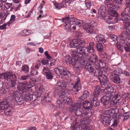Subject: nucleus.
Instances as JSON below:
<instances>
[{"mask_svg":"<svg viewBox=\"0 0 130 130\" xmlns=\"http://www.w3.org/2000/svg\"><path fill=\"white\" fill-rule=\"evenodd\" d=\"M62 21L64 23L63 24L65 29L68 32H69L71 29V26L73 24L80 26L83 23L75 19L72 15L69 16L62 19Z\"/></svg>","mask_w":130,"mask_h":130,"instance_id":"nucleus-1","label":"nucleus"},{"mask_svg":"<svg viewBox=\"0 0 130 130\" xmlns=\"http://www.w3.org/2000/svg\"><path fill=\"white\" fill-rule=\"evenodd\" d=\"M16 75L13 73H11L9 72L5 73L0 74V82H2L1 79L4 78L5 81L7 83V84L11 81V87L13 88L15 87L17 80Z\"/></svg>","mask_w":130,"mask_h":130,"instance_id":"nucleus-2","label":"nucleus"},{"mask_svg":"<svg viewBox=\"0 0 130 130\" xmlns=\"http://www.w3.org/2000/svg\"><path fill=\"white\" fill-rule=\"evenodd\" d=\"M14 99L17 104L19 105H21L23 103V97L21 93L18 92H13L11 91L8 94L7 99H4L7 100L8 102V101H11Z\"/></svg>","mask_w":130,"mask_h":130,"instance_id":"nucleus-3","label":"nucleus"},{"mask_svg":"<svg viewBox=\"0 0 130 130\" xmlns=\"http://www.w3.org/2000/svg\"><path fill=\"white\" fill-rule=\"evenodd\" d=\"M71 124L73 125L71 127V129L73 130H82V128L81 125L82 124V123L79 120L77 117L73 116L70 118Z\"/></svg>","mask_w":130,"mask_h":130,"instance_id":"nucleus-4","label":"nucleus"},{"mask_svg":"<svg viewBox=\"0 0 130 130\" xmlns=\"http://www.w3.org/2000/svg\"><path fill=\"white\" fill-rule=\"evenodd\" d=\"M110 79L114 83L119 84L121 85H124L125 83L124 79H120L118 74L116 73H109Z\"/></svg>","mask_w":130,"mask_h":130,"instance_id":"nucleus-5","label":"nucleus"},{"mask_svg":"<svg viewBox=\"0 0 130 130\" xmlns=\"http://www.w3.org/2000/svg\"><path fill=\"white\" fill-rule=\"evenodd\" d=\"M114 89L112 87L108 86L105 89H104L102 90V92L104 93L108 94L109 95L115 98L116 99V102H117L120 99L118 96L117 92H113Z\"/></svg>","mask_w":130,"mask_h":130,"instance_id":"nucleus-6","label":"nucleus"},{"mask_svg":"<svg viewBox=\"0 0 130 130\" xmlns=\"http://www.w3.org/2000/svg\"><path fill=\"white\" fill-rule=\"evenodd\" d=\"M1 108L5 110L4 113L7 116L11 115L12 113V107L9 106V103L6 99H3L2 103Z\"/></svg>","mask_w":130,"mask_h":130,"instance_id":"nucleus-7","label":"nucleus"},{"mask_svg":"<svg viewBox=\"0 0 130 130\" xmlns=\"http://www.w3.org/2000/svg\"><path fill=\"white\" fill-rule=\"evenodd\" d=\"M113 10H111V12L110 13V16L106 17V22L108 24H113L117 22L118 20L117 17L118 16V14L116 11L117 10L114 9Z\"/></svg>","mask_w":130,"mask_h":130,"instance_id":"nucleus-8","label":"nucleus"},{"mask_svg":"<svg viewBox=\"0 0 130 130\" xmlns=\"http://www.w3.org/2000/svg\"><path fill=\"white\" fill-rule=\"evenodd\" d=\"M104 95L101 98V101L102 103L104 105H108L111 100L115 103L116 102V99L115 98L109 95L108 94L104 93Z\"/></svg>","mask_w":130,"mask_h":130,"instance_id":"nucleus-9","label":"nucleus"},{"mask_svg":"<svg viewBox=\"0 0 130 130\" xmlns=\"http://www.w3.org/2000/svg\"><path fill=\"white\" fill-rule=\"evenodd\" d=\"M121 19L122 21H127L130 19V7H126L124 11L121 13L120 16Z\"/></svg>","mask_w":130,"mask_h":130,"instance_id":"nucleus-10","label":"nucleus"},{"mask_svg":"<svg viewBox=\"0 0 130 130\" xmlns=\"http://www.w3.org/2000/svg\"><path fill=\"white\" fill-rule=\"evenodd\" d=\"M126 32L123 31L120 36L119 42L120 44H124L127 37L130 38V28L126 27Z\"/></svg>","mask_w":130,"mask_h":130,"instance_id":"nucleus-11","label":"nucleus"},{"mask_svg":"<svg viewBox=\"0 0 130 130\" xmlns=\"http://www.w3.org/2000/svg\"><path fill=\"white\" fill-rule=\"evenodd\" d=\"M97 23L94 21H92L90 24L86 23L83 26L84 29L88 33L92 34L93 33V27L97 25Z\"/></svg>","mask_w":130,"mask_h":130,"instance_id":"nucleus-12","label":"nucleus"},{"mask_svg":"<svg viewBox=\"0 0 130 130\" xmlns=\"http://www.w3.org/2000/svg\"><path fill=\"white\" fill-rule=\"evenodd\" d=\"M100 83L102 87L105 89L108 86H110L108 80L106 75H103L99 78Z\"/></svg>","mask_w":130,"mask_h":130,"instance_id":"nucleus-13","label":"nucleus"},{"mask_svg":"<svg viewBox=\"0 0 130 130\" xmlns=\"http://www.w3.org/2000/svg\"><path fill=\"white\" fill-rule=\"evenodd\" d=\"M28 83L26 81L23 83H20V85L19 87V90L21 91H23L24 89L27 88L29 89L35 85V84L33 83H31L30 81H29Z\"/></svg>","mask_w":130,"mask_h":130,"instance_id":"nucleus-14","label":"nucleus"},{"mask_svg":"<svg viewBox=\"0 0 130 130\" xmlns=\"http://www.w3.org/2000/svg\"><path fill=\"white\" fill-rule=\"evenodd\" d=\"M76 51L79 54L82 56H87L90 54L88 48L84 46H79L76 49Z\"/></svg>","mask_w":130,"mask_h":130,"instance_id":"nucleus-15","label":"nucleus"},{"mask_svg":"<svg viewBox=\"0 0 130 130\" xmlns=\"http://www.w3.org/2000/svg\"><path fill=\"white\" fill-rule=\"evenodd\" d=\"M68 94V93L62 91L60 94V97L62 99L63 98V101L64 103L67 105H70L72 103V100L71 98L67 96Z\"/></svg>","mask_w":130,"mask_h":130,"instance_id":"nucleus-16","label":"nucleus"},{"mask_svg":"<svg viewBox=\"0 0 130 130\" xmlns=\"http://www.w3.org/2000/svg\"><path fill=\"white\" fill-rule=\"evenodd\" d=\"M78 53L77 51H72L71 53V55L72 57V58H71L69 56L66 57V59L68 60L65 61L66 63L68 62H69V61L72 60L73 61L75 62H76L78 61V60L80 59V57L78 55Z\"/></svg>","mask_w":130,"mask_h":130,"instance_id":"nucleus-17","label":"nucleus"},{"mask_svg":"<svg viewBox=\"0 0 130 130\" xmlns=\"http://www.w3.org/2000/svg\"><path fill=\"white\" fill-rule=\"evenodd\" d=\"M55 71L56 74L58 75H59V74L62 76H68L70 73L69 72L67 71L66 68L62 66H60L57 68L55 69Z\"/></svg>","mask_w":130,"mask_h":130,"instance_id":"nucleus-18","label":"nucleus"},{"mask_svg":"<svg viewBox=\"0 0 130 130\" xmlns=\"http://www.w3.org/2000/svg\"><path fill=\"white\" fill-rule=\"evenodd\" d=\"M43 71V73L45 75L47 79L53 78V76L52 74V71L49 69L48 67H44Z\"/></svg>","mask_w":130,"mask_h":130,"instance_id":"nucleus-19","label":"nucleus"},{"mask_svg":"<svg viewBox=\"0 0 130 130\" xmlns=\"http://www.w3.org/2000/svg\"><path fill=\"white\" fill-rule=\"evenodd\" d=\"M118 112V109L116 108L115 109H112L105 110L104 112V114L111 117V116L117 114Z\"/></svg>","mask_w":130,"mask_h":130,"instance_id":"nucleus-20","label":"nucleus"},{"mask_svg":"<svg viewBox=\"0 0 130 130\" xmlns=\"http://www.w3.org/2000/svg\"><path fill=\"white\" fill-rule=\"evenodd\" d=\"M102 118L103 123L105 126H108L111 123L112 119L110 116H103L102 117Z\"/></svg>","mask_w":130,"mask_h":130,"instance_id":"nucleus-21","label":"nucleus"},{"mask_svg":"<svg viewBox=\"0 0 130 130\" xmlns=\"http://www.w3.org/2000/svg\"><path fill=\"white\" fill-rule=\"evenodd\" d=\"M106 5L108 8L111 10H118L120 8V6L118 5L113 4L112 2H107L106 3Z\"/></svg>","mask_w":130,"mask_h":130,"instance_id":"nucleus-22","label":"nucleus"},{"mask_svg":"<svg viewBox=\"0 0 130 130\" xmlns=\"http://www.w3.org/2000/svg\"><path fill=\"white\" fill-rule=\"evenodd\" d=\"M103 71L99 68L94 69L92 74L94 75L96 77H98V79L99 80V78L100 77H102L103 75H105L104 74H102Z\"/></svg>","mask_w":130,"mask_h":130,"instance_id":"nucleus-23","label":"nucleus"},{"mask_svg":"<svg viewBox=\"0 0 130 130\" xmlns=\"http://www.w3.org/2000/svg\"><path fill=\"white\" fill-rule=\"evenodd\" d=\"M73 88L75 89V91L76 92L81 89V86L80 85V80L79 77L77 78L76 81L73 86Z\"/></svg>","mask_w":130,"mask_h":130,"instance_id":"nucleus-24","label":"nucleus"},{"mask_svg":"<svg viewBox=\"0 0 130 130\" xmlns=\"http://www.w3.org/2000/svg\"><path fill=\"white\" fill-rule=\"evenodd\" d=\"M56 88L58 89H64L66 87V83L62 81H59L56 84Z\"/></svg>","mask_w":130,"mask_h":130,"instance_id":"nucleus-25","label":"nucleus"},{"mask_svg":"<svg viewBox=\"0 0 130 130\" xmlns=\"http://www.w3.org/2000/svg\"><path fill=\"white\" fill-rule=\"evenodd\" d=\"M83 106L84 108L89 110L91 109L92 107V105L88 101H84L82 103Z\"/></svg>","mask_w":130,"mask_h":130,"instance_id":"nucleus-26","label":"nucleus"},{"mask_svg":"<svg viewBox=\"0 0 130 130\" xmlns=\"http://www.w3.org/2000/svg\"><path fill=\"white\" fill-rule=\"evenodd\" d=\"M89 100L91 103H92L94 106L97 107L99 105V103L96 98H94L93 96H91Z\"/></svg>","mask_w":130,"mask_h":130,"instance_id":"nucleus-27","label":"nucleus"},{"mask_svg":"<svg viewBox=\"0 0 130 130\" xmlns=\"http://www.w3.org/2000/svg\"><path fill=\"white\" fill-rule=\"evenodd\" d=\"M80 105L76 107L75 114V116H82V114L84 112V110L82 109L79 108Z\"/></svg>","mask_w":130,"mask_h":130,"instance_id":"nucleus-28","label":"nucleus"},{"mask_svg":"<svg viewBox=\"0 0 130 130\" xmlns=\"http://www.w3.org/2000/svg\"><path fill=\"white\" fill-rule=\"evenodd\" d=\"M107 70L109 71V73H116V74H121L122 73V71L121 69L119 68H116L114 71H112V69L109 67H107Z\"/></svg>","mask_w":130,"mask_h":130,"instance_id":"nucleus-29","label":"nucleus"},{"mask_svg":"<svg viewBox=\"0 0 130 130\" xmlns=\"http://www.w3.org/2000/svg\"><path fill=\"white\" fill-rule=\"evenodd\" d=\"M98 61L97 57L95 54L90 55L88 61L90 63H96Z\"/></svg>","mask_w":130,"mask_h":130,"instance_id":"nucleus-30","label":"nucleus"},{"mask_svg":"<svg viewBox=\"0 0 130 130\" xmlns=\"http://www.w3.org/2000/svg\"><path fill=\"white\" fill-rule=\"evenodd\" d=\"M95 89L94 92L91 96H93L94 98H96L100 94V87L99 86H95Z\"/></svg>","mask_w":130,"mask_h":130,"instance_id":"nucleus-31","label":"nucleus"},{"mask_svg":"<svg viewBox=\"0 0 130 130\" xmlns=\"http://www.w3.org/2000/svg\"><path fill=\"white\" fill-rule=\"evenodd\" d=\"M85 68L89 73L92 74L93 73L95 69V68L91 64H89L86 65L85 67Z\"/></svg>","mask_w":130,"mask_h":130,"instance_id":"nucleus-32","label":"nucleus"},{"mask_svg":"<svg viewBox=\"0 0 130 130\" xmlns=\"http://www.w3.org/2000/svg\"><path fill=\"white\" fill-rule=\"evenodd\" d=\"M95 38L98 42L104 44L106 42V40L104 39V37L102 35H100L97 36Z\"/></svg>","mask_w":130,"mask_h":130,"instance_id":"nucleus-33","label":"nucleus"},{"mask_svg":"<svg viewBox=\"0 0 130 130\" xmlns=\"http://www.w3.org/2000/svg\"><path fill=\"white\" fill-rule=\"evenodd\" d=\"M78 61L76 62H75L72 60L69 61V63L70 64H71L74 66V68H75V69L77 71H79V66L78 65Z\"/></svg>","mask_w":130,"mask_h":130,"instance_id":"nucleus-34","label":"nucleus"},{"mask_svg":"<svg viewBox=\"0 0 130 130\" xmlns=\"http://www.w3.org/2000/svg\"><path fill=\"white\" fill-rule=\"evenodd\" d=\"M89 93L88 91H85L83 92V95L80 97V99L83 100L86 99L89 95Z\"/></svg>","mask_w":130,"mask_h":130,"instance_id":"nucleus-35","label":"nucleus"},{"mask_svg":"<svg viewBox=\"0 0 130 130\" xmlns=\"http://www.w3.org/2000/svg\"><path fill=\"white\" fill-rule=\"evenodd\" d=\"M76 39H74L71 41L70 46L71 47H77L78 46Z\"/></svg>","mask_w":130,"mask_h":130,"instance_id":"nucleus-36","label":"nucleus"},{"mask_svg":"<svg viewBox=\"0 0 130 130\" xmlns=\"http://www.w3.org/2000/svg\"><path fill=\"white\" fill-rule=\"evenodd\" d=\"M22 70L21 72L27 74L29 72V67L26 65L23 66L22 68Z\"/></svg>","mask_w":130,"mask_h":130,"instance_id":"nucleus-37","label":"nucleus"},{"mask_svg":"<svg viewBox=\"0 0 130 130\" xmlns=\"http://www.w3.org/2000/svg\"><path fill=\"white\" fill-rule=\"evenodd\" d=\"M94 45V43L93 42H91L89 44V52H90V53H94V50L93 48V46Z\"/></svg>","mask_w":130,"mask_h":130,"instance_id":"nucleus-38","label":"nucleus"},{"mask_svg":"<svg viewBox=\"0 0 130 130\" xmlns=\"http://www.w3.org/2000/svg\"><path fill=\"white\" fill-rule=\"evenodd\" d=\"M79 105H80V103H75L73 107H72L69 108V111L70 112H72L74 111H75V109H76V107L77 106H78Z\"/></svg>","mask_w":130,"mask_h":130,"instance_id":"nucleus-39","label":"nucleus"},{"mask_svg":"<svg viewBox=\"0 0 130 130\" xmlns=\"http://www.w3.org/2000/svg\"><path fill=\"white\" fill-rule=\"evenodd\" d=\"M102 44L98 42L96 45L98 51L100 52H102L103 50V47Z\"/></svg>","mask_w":130,"mask_h":130,"instance_id":"nucleus-40","label":"nucleus"},{"mask_svg":"<svg viewBox=\"0 0 130 130\" xmlns=\"http://www.w3.org/2000/svg\"><path fill=\"white\" fill-rule=\"evenodd\" d=\"M102 62H104V61H107L109 60V57L108 55L105 53L104 55H103L101 56Z\"/></svg>","mask_w":130,"mask_h":130,"instance_id":"nucleus-41","label":"nucleus"},{"mask_svg":"<svg viewBox=\"0 0 130 130\" xmlns=\"http://www.w3.org/2000/svg\"><path fill=\"white\" fill-rule=\"evenodd\" d=\"M95 64V66L96 67H97L98 68H100L101 67H103L104 66H105V65H103V66L102 67H101V64H103V63L104 64L105 63L104 62H102V60H99V62H97V61L96 63H94Z\"/></svg>","mask_w":130,"mask_h":130,"instance_id":"nucleus-42","label":"nucleus"},{"mask_svg":"<svg viewBox=\"0 0 130 130\" xmlns=\"http://www.w3.org/2000/svg\"><path fill=\"white\" fill-rule=\"evenodd\" d=\"M89 117H85L83 118L85 124L89 125L91 122V120L89 119Z\"/></svg>","mask_w":130,"mask_h":130,"instance_id":"nucleus-43","label":"nucleus"},{"mask_svg":"<svg viewBox=\"0 0 130 130\" xmlns=\"http://www.w3.org/2000/svg\"><path fill=\"white\" fill-rule=\"evenodd\" d=\"M30 98H31V102H34L36 99L37 100H39V99L40 98V97H38L37 95H30Z\"/></svg>","mask_w":130,"mask_h":130,"instance_id":"nucleus-44","label":"nucleus"},{"mask_svg":"<svg viewBox=\"0 0 130 130\" xmlns=\"http://www.w3.org/2000/svg\"><path fill=\"white\" fill-rule=\"evenodd\" d=\"M7 16V14L5 13H0V18L3 21L6 20V18Z\"/></svg>","mask_w":130,"mask_h":130,"instance_id":"nucleus-45","label":"nucleus"},{"mask_svg":"<svg viewBox=\"0 0 130 130\" xmlns=\"http://www.w3.org/2000/svg\"><path fill=\"white\" fill-rule=\"evenodd\" d=\"M24 98V100L26 102H29V101H31V98H30V95L28 93L26 94Z\"/></svg>","mask_w":130,"mask_h":130,"instance_id":"nucleus-46","label":"nucleus"},{"mask_svg":"<svg viewBox=\"0 0 130 130\" xmlns=\"http://www.w3.org/2000/svg\"><path fill=\"white\" fill-rule=\"evenodd\" d=\"M98 17L100 19H103L105 17V12L98 11Z\"/></svg>","mask_w":130,"mask_h":130,"instance_id":"nucleus-47","label":"nucleus"},{"mask_svg":"<svg viewBox=\"0 0 130 130\" xmlns=\"http://www.w3.org/2000/svg\"><path fill=\"white\" fill-rule=\"evenodd\" d=\"M31 31L27 29L24 30L23 31L22 35L23 36H28L31 34Z\"/></svg>","mask_w":130,"mask_h":130,"instance_id":"nucleus-48","label":"nucleus"},{"mask_svg":"<svg viewBox=\"0 0 130 130\" xmlns=\"http://www.w3.org/2000/svg\"><path fill=\"white\" fill-rule=\"evenodd\" d=\"M76 41L78 47L79 46H81L80 45H83L84 43V40H82L79 39H76Z\"/></svg>","mask_w":130,"mask_h":130,"instance_id":"nucleus-49","label":"nucleus"},{"mask_svg":"<svg viewBox=\"0 0 130 130\" xmlns=\"http://www.w3.org/2000/svg\"><path fill=\"white\" fill-rule=\"evenodd\" d=\"M43 100L47 102H49L51 101V98L48 96V94H47L46 96H44Z\"/></svg>","mask_w":130,"mask_h":130,"instance_id":"nucleus-50","label":"nucleus"},{"mask_svg":"<svg viewBox=\"0 0 130 130\" xmlns=\"http://www.w3.org/2000/svg\"><path fill=\"white\" fill-rule=\"evenodd\" d=\"M54 4L56 9H59L62 8L60 3H58L57 2H55Z\"/></svg>","mask_w":130,"mask_h":130,"instance_id":"nucleus-51","label":"nucleus"},{"mask_svg":"<svg viewBox=\"0 0 130 130\" xmlns=\"http://www.w3.org/2000/svg\"><path fill=\"white\" fill-rule=\"evenodd\" d=\"M83 114L86 116V117H91L92 115V113L91 112H83L82 113Z\"/></svg>","mask_w":130,"mask_h":130,"instance_id":"nucleus-52","label":"nucleus"},{"mask_svg":"<svg viewBox=\"0 0 130 130\" xmlns=\"http://www.w3.org/2000/svg\"><path fill=\"white\" fill-rule=\"evenodd\" d=\"M12 5V3H6L5 4V7L7 9L9 8Z\"/></svg>","mask_w":130,"mask_h":130,"instance_id":"nucleus-53","label":"nucleus"},{"mask_svg":"<svg viewBox=\"0 0 130 130\" xmlns=\"http://www.w3.org/2000/svg\"><path fill=\"white\" fill-rule=\"evenodd\" d=\"M128 108L127 107H122V110L125 112L124 114V115L128 114L129 113V111H128Z\"/></svg>","mask_w":130,"mask_h":130,"instance_id":"nucleus-54","label":"nucleus"},{"mask_svg":"<svg viewBox=\"0 0 130 130\" xmlns=\"http://www.w3.org/2000/svg\"><path fill=\"white\" fill-rule=\"evenodd\" d=\"M106 10V8L103 5L102 6H101L100 8H99L98 11L104 12H105Z\"/></svg>","mask_w":130,"mask_h":130,"instance_id":"nucleus-55","label":"nucleus"},{"mask_svg":"<svg viewBox=\"0 0 130 130\" xmlns=\"http://www.w3.org/2000/svg\"><path fill=\"white\" fill-rule=\"evenodd\" d=\"M15 16L14 15H13L11 16L10 21L9 22L8 24L9 23V25L12 23L11 21L13 22L14 21L15 19Z\"/></svg>","mask_w":130,"mask_h":130,"instance_id":"nucleus-56","label":"nucleus"},{"mask_svg":"<svg viewBox=\"0 0 130 130\" xmlns=\"http://www.w3.org/2000/svg\"><path fill=\"white\" fill-rule=\"evenodd\" d=\"M116 46L117 47V48L120 50L121 51L123 52V46L117 43L116 44Z\"/></svg>","mask_w":130,"mask_h":130,"instance_id":"nucleus-57","label":"nucleus"},{"mask_svg":"<svg viewBox=\"0 0 130 130\" xmlns=\"http://www.w3.org/2000/svg\"><path fill=\"white\" fill-rule=\"evenodd\" d=\"M30 73H31V75H37L38 72L34 69H32L31 70V71Z\"/></svg>","mask_w":130,"mask_h":130,"instance_id":"nucleus-58","label":"nucleus"},{"mask_svg":"<svg viewBox=\"0 0 130 130\" xmlns=\"http://www.w3.org/2000/svg\"><path fill=\"white\" fill-rule=\"evenodd\" d=\"M31 76L30 75H27L22 76L21 77V79L23 80H25L27 78H28L29 77H30Z\"/></svg>","mask_w":130,"mask_h":130,"instance_id":"nucleus-59","label":"nucleus"},{"mask_svg":"<svg viewBox=\"0 0 130 130\" xmlns=\"http://www.w3.org/2000/svg\"><path fill=\"white\" fill-rule=\"evenodd\" d=\"M111 39L112 41H113L115 42L116 41H117V37L115 35L111 36Z\"/></svg>","mask_w":130,"mask_h":130,"instance_id":"nucleus-60","label":"nucleus"},{"mask_svg":"<svg viewBox=\"0 0 130 130\" xmlns=\"http://www.w3.org/2000/svg\"><path fill=\"white\" fill-rule=\"evenodd\" d=\"M41 63L43 65H46V66H47V64L48 65L49 64L48 61L47 60H41Z\"/></svg>","mask_w":130,"mask_h":130,"instance_id":"nucleus-61","label":"nucleus"},{"mask_svg":"<svg viewBox=\"0 0 130 130\" xmlns=\"http://www.w3.org/2000/svg\"><path fill=\"white\" fill-rule=\"evenodd\" d=\"M122 106L123 107H127L128 105L127 104V102H126L125 101L124 102H122Z\"/></svg>","mask_w":130,"mask_h":130,"instance_id":"nucleus-62","label":"nucleus"},{"mask_svg":"<svg viewBox=\"0 0 130 130\" xmlns=\"http://www.w3.org/2000/svg\"><path fill=\"white\" fill-rule=\"evenodd\" d=\"M57 103L60 107L61 108L62 107V101L61 100H58L57 101Z\"/></svg>","mask_w":130,"mask_h":130,"instance_id":"nucleus-63","label":"nucleus"},{"mask_svg":"<svg viewBox=\"0 0 130 130\" xmlns=\"http://www.w3.org/2000/svg\"><path fill=\"white\" fill-rule=\"evenodd\" d=\"M124 47L125 50L127 52H130V46L126 45Z\"/></svg>","mask_w":130,"mask_h":130,"instance_id":"nucleus-64","label":"nucleus"}]
</instances>
